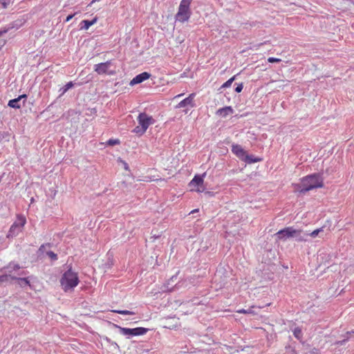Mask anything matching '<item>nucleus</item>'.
Returning <instances> with one entry per match:
<instances>
[{
	"label": "nucleus",
	"mask_w": 354,
	"mask_h": 354,
	"mask_svg": "<svg viewBox=\"0 0 354 354\" xmlns=\"http://www.w3.org/2000/svg\"><path fill=\"white\" fill-rule=\"evenodd\" d=\"M75 15V13L73 14V15H68L66 19V21L68 22Z\"/></svg>",
	"instance_id": "33"
},
{
	"label": "nucleus",
	"mask_w": 354,
	"mask_h": 354,
	"mask_svg": "<svg viewBox=\"0 0 354 354\" xmlns=\"http://www.w3.org/2000/svg\"><path fill=\"white\" fill-rule=\"evenodd\" d=\"M44 247V245H41V247H40L39 250H41Z\"/></svg>",
	"instance_id": "39"
},
{
	"label": "nucleus",
	"mask_w": 354,
	"mask_h": 354,
	"mask_svg": "<svg viewBox=\"0 0 354 354\" xmlns=\"http://www.w3.org/2000/svg\"><path fill=\"white\" fill-rule=\"evenodd\" d=\"M7 268L8 269H10V270H9V272H11L12 270H17L20 268L18 264H15V263H10Z\"/></svg>",
	"instance_id": "21"
},
{
	"label": "nucleus",
	"mask_w": 354,
	"mask_h": 354,
	"mask_svg": "<svg viewBox=\"0 0 354 354\" xmlns=\"http://www.w3.org/2000/svg\"><path fill=\"white\" fill-rule=\"evenodd\" d=\"M26 95L24 94V95H19L17 98H19V100L22 98H26Z\"/></svg>",
	"instance_id": "35"
},
{
	"label": "nucleus",
	"mask_w": 354,
	"mask_h": 354,
	"mask_svg": "<svg viewBox=\"0 0 354 354\" xmlns=\"http://www.w3.org/2000/svg\"><path fill=\"white\" fill-rule=\"evenodd\" d=\"M195 93H191L187 97L180 101L177 105L176 108H183L186 106H190L191 107H194L195 106L194 100L195 97Z\"/></svg>",
	"instance_id": "10"
},
{
	"label": "nucleus",
	"mask_w": 354,
	"mask_h": 354,
	"mask_svg": "<svg viewBox=\"0 0 354 354\" xmlns=\"http://www.w3.org/2000/svg\"><path fill=\"white\" fill-rule=\"evenodd\" d=\"M78 274L70 268L60 279V284L64 292L73 290L79 283Z\"/></svg>",
	"instance_id": "2"
},
{
	"label": "nucleus",
	"mask_w": 354,
	"mask_h": 354,
	"mask_svg": "<svg viewBox=\"0 0 354 354\" xmlns=\"http://www.w3.org/2000/svg\"><path fill=\"white\" fill-rule=\"evenodd\" d=\"M12 2V0H0L3 8L6 9Z\"/></svg>",
	"instance_id": "20"
},
{
	"label": "nucleus",
	"mask_w": 354,
	"mask_h": 354,
	"mask_svg": "<svg viewBox=\"0 0 354 354\" xmlns=\"http://www.w3.org/2000/svg\"><path fill=\"white\" fill-rule=\"evenodd\" d=\"M113 312L120 314V315H133L135 313L132 311L124 310H113Z\"/></svg>",
	"instance_id": "19"
},
{
	"label": "nucleus",
	"mask_w": 354,
	"mask_h": 354,
	"mask_svg": "<svg viewBox=\"0 0 354 354\" xmlns=\"http://www.w3.org/2000/svg\"><path fill=\"white\" fill-rule=\"evenodd\" d=\"M205 173L202 176L196 175L193 179L189 183V187L190 191L196 192H203L205 190L204 186V176Z\"/></svg>",
	"instance_id": "6"
},
{
	"label": "nucleus",
	"mask_w": 354,
	"mask_h": 354,
	"mask_svg": "<svg viewBox=\"0 0 354 354\" xmlns=\"http://www.w3.org/2000/svg\"><path fill=\"white\" fill-rule=\"evenodd\" d=\"M119 328L120 332L123 335L128 336H140L146 334L149 329L144 327H138L135 328H123L115 325Z\"/></svg>",
	"instance_id": "7"
},
{
	"label": "nucleus",
	"mask_w": 354,
	"mask_h": 354,
	"mask_svg": "<svg viewBox=\"0 0 354 354\" xmlns=\"http://www.w3.org/2000/svg\"><path fill=\"white\" fill-rule=\"evenodd\" d=\"M133 132L140 134V135H142L146 132V131H143V127L140 125V126L136 127L133 129Z\"/></svg>",
	"instance_id": "18"
},
{
	"label": "nucleus",
	"mask_w": 354,
	"mask_h": 354,
	"mask_svg": "<svg viewBox=\"0 0 354 354\" xmlns=\"http://www.w3.org/2000/svg\"><path fill=\"white\" fill-rule=\"evenodd\" d=\"M19 98H15L13 100H10L8 102V106L15 108V109H19L21 107V105L19 104Z\"/></svg>",
	"instance_id": "16"
},
{
	"label": "nucleus",
	"mask_w": 354,
	"mask_h": 354,
	"mask_svg": "<svg viewBox=\"0 0 354 354\" xmlns=\"http://www.w3.org/2000/svg\"><path fill=\"white\" fill-rule=\"evenodd\" d=\"M150 77L151 75L149 73L143 72L133 77L130 82V85L133 86L135 84H140L145 80H148Z\"/></svg>",
	"instance_id": "11"
},
{
	"label": "nucleus",
	"mask_w": 354,
	"mask_h": 354,
	"mask_svg": "<svg viewBox=\"0 0 354 354\" xmlns=\"http://www.w3.org/2000/svg\"><path fill=\"white\" fill-rule=\"evenodd\" d=\"M243 88V83H241V84H238L237 86L235 88V91L236 93H240L242 91Z\"/></svg>",
	"instance_id": "29"
},
{
	"label": "nucleus",
	"mask_w": 354,
	"mask_h": 354,
	"mask_svg": "<svg viewBox=\"0 0 354 354\" xmlns=\"http://www.w3.org/2000/svg\"><path fill=\"white\" fill-rule=\"evenodd\" d=\"M198 211V209H194L191 212V213H194V212H197Z\"/></svg>",
	"instance_id": "38"
},
{
	"label": "nucleus",
	"mask_w": 354,
	"mask_h": 354,
	"mask_svg": "<svg viewBox=\"0 0 354 354\" xmlns=\"http://www.w3.org/2000/svg\"><path fill=\"white\" fill-rule=\"evenodd\" d=\"M73 86V83L72 82H68L64 87L63 88L62 93H65L68 89Z\"/></svg>",
	"instance_id": "26"
},
{
	"label": "nucleus",
	"mask_w": 354,
	"mask_h": 354,
	"mask_svg": "<svg viewBox=\"0 0 354 354\" xmlns=\"http://www.w3.org/2000/svg\"><path fill=\"white\" fill-rule=\"evenodd\" d=\"M232 151L240 160L249 164L260 162L261 160V158H254L252 156L248 155L239 145L233 144L232 145Z\"/></svg>",
	"instance_id": "3"
},
{
	"label": "nucleus",
	"mask_w": 354,
	"mask_h": 354,
	"mask_svg": "<svg viewBox=\"0 0 354 354\" xmlns=\"http://www.w3.org/2000/svg\"><path fill=\"white\" fill-rule=\"evenodd\" d=\"M192 1V0H181L178 12L176 15L177 21L183 23L189 20L191 16L189 6Z\"/></svg>",
	"instance_id": "4"
},
{
	"label": "nucleus",
	"mask_w": 354,
	"mask_h": 354,
	"mask_svg": "<svg viewBox=\"0 0 354 354\" xmlns=\"http://www.w3.org/2000/svg\"><path fill=\"white\" fill-rule=\"evenodd\" d=\"M183 93L178 94V95H176V96H175V98H178V97H181V96H183Z\"/></svg>",
	"instance_id": "36"
},
{
	"label": "nucleus",
	"mask_w": 354,
	"mask_h": 354,
	"mask_svg": "<svg viewBox=\"0 0 354 354\" xmlns=\"http://www.w3.org/2000/svg\"><path fill=\"white\" fill-rule=\"evenodd\" d=\"M293 334L296 338L299 339L301 337V330L299 328H296L293 331Z\"/></svg>",
	"instance_id": "25"
},
{
	"label": "nucleus",
	"mask_w": 354,
	"mask_h": 354,
	"mask_svg": "<svg viewBox=\"0 0 354 354\" xmlns=\"http://www.w3.org/2000/svg\"><path fill=\"white\" fill-rule=\"evenodd\" d=\"M8 32V30L7 29H4L3 30H0V37L4 34V33H6Z\"/></svg>",
	"instance_id": "34"
},
{
	"label": "nucleus",
	"mask_w": 354,
	"mask_h": 354,
	"mask_svg": "<svg viewBox=\"0 0 354 354\" xmlns=\"http://www.w3.org/2000/svg\"><path fill=\"white\" fill-rule=\"evenodd\" d=\"M301 230H295L292 227H288L279 230L276 235L279 240H286V239L294 237L301 234Z\"/></svg>",
	"instance_id": "8"
},
{
	"label": "nucleus",
	"mask_w": 354,
	"mask_h": 354,
	"mask_svg": "<svg viewBox=\"0 0 354 354\" xmlns=\"http://www.w3.org/2000/svg\"><path fill=\"white\" fill-rule=\"evenodd\" d=\"M11 277H12L10 274H3L0 276V283L7 281L9 279H11Z\"/></svg>",
	"instance_id": "24"
},
{
	"label": "nucleus",
	"mask_w": 354,
	"mask_h": 354,
	"mask_svg": "<svg viewBox=\"0 0 354 354\" xmlns=\"http://www.w3.org/2000/svg\"><path fill=\"white\" fill-rule=\"evenodd\" d=\"M237 313L239 314H246V310L245 309H239L236 310Z\"/></svg>",
	"instance_id": "32"
},
{
	"label": "nucleus",
	"mask_w": 354,
	"mask_h": 354,
	"mask_svg": "<svg viewBox=\"0 0 354 354\" xmlns=\"http://www.w3.org/2000/svg\"><path fill=\"white\" fill-rule=\"evenodd\" d=\"M138 121L139 124L143 127V131H147L148 127L155 122V120L153 117L145 113H141L139 114Z\"/></svg>",
	"instance_id": "9"
},
{
	"label": "nucleus",
	"mask_w": 354,
	"mask_h": 354,
	"mask_svg": "<svg viewBox=\"0 0 354 354\" xmlns=\"http://www.w3.org/2000/svg\"><path fill=\"white\" fill-rule=\"evenodd\" d=\"M297 237V240L298 241H305L306 239H304L301 236H300V234H299L297 236H296Z\"/></svg>",
	"instance_id": "31"
},
{
	"label": "nucleus",
	"mask_w": 354,
	"mask_h": 354,
	"mask_svg": "<svg viewBox=\"0 0 354 354\" xmlns=\"http://www.w3.org/2000/svg\"><path fill=\"white\" fill-rule=\"evenodd\" d=\"M323 231V227H320V228H318V229H316L315 230H313L310 234V236L313 238H315L316 237L319 232H322Z\"/></svg>",
	"instance_id": "22"
},
{
	"label": "nucleus",
	"mask_w": 354,
	"mask_h": 354,
	"mask_svg": "<svg viewBox=\"0 0 354 354\" xmlns=\"http://www.w3.org/2000/svg\"><path fill=\"white\" fill-rule=\"evenodd\" d=\"M47 254L50 258H51L53 260H56L57 259V254L52 251L48 252Z\"/></svg>",
	"instance_id": "28"
},
{
	"label": "nucleus",
	"mask_w": 354,
	"mask_h": 354,
	"mask_svg": "<svg viewBox=\"0 0 354 354\" xmlns=\"http://www.w3.org/2000/svg\"><path fill=\"white\" fill-rule=\"evenodd\" d=\"M100 0H92V1L91 2V3L89 4V6H91V4L94 3L96 1H99Z\"/></svg>",
	"instance_id": "37"
},
{
	"label": "nucleus",
	"mask_w": 354,
	"mask_h": 354,
	"mask_svg": "<svg viewBox=\"0 0 354 354\" xmlns=\"http://www.w3.org/2000/svg\"><path fill=\"white\" fill-rule=\"evenodd\" d=\"M97 18L95 17L93 20L88 21V20H83L82 21V24H84V26L81 28L84 30H88L90 26H93L97 22Z\"/></svg>",
	"instance_id": "15"
},
{
	"label": "nucleus",
	"mask_w": 354,
	"mask_h": 354,
	"mask_svg": "<svg viewBox=\"0 0 354 354\" xmlns=\"http://www.w3.org/2000/svg\"><path fill=\"white\" fill-rule=\"evenodd\" d=\"M120 142L118 139H109L107 141V145H109L110 146H113V145H119Z\"/></svg>",
	"instance_id": "23"
},
{
	"label": "nucleus",
	"mask_w": 354,
	"mask_h": 354,
	"mask_svg": "<svg viewBox=\"0 0 354 354\" xmlns=\"http://www.w3.org/2000/svg\"><path fill=\"white\" fill-rule=\"evenodd\" d=\"M234 113V109L232 106H225L223 108H221L216 111V115L221 116L222 118H226L227 115H231Z\"/></svg>",
	"instance_id": "13"
},
{
	"label": "nucleus",
	"mask_w": 354,
	"mask_h": 354,
	"mask_svg": "<svg viewBox=\"0 0 354 354\" xmlns=\"http://www.w3.org/2000/svg\"><path fill=\"white\" fill-rule=\"evenodd\" d=\"M110 64H111L110 62H106L95 64L94 66V70L99 75L106 74V73H107V71H108Z\"/></svg>",
	"instance_id": "12"
},
{
	"label": "nucleus",
	"mask_w": 354,
	"mask_h": 354,
	"mask_svg": "<svg viewBox=\"0 0 354 354\" xmlns=\"http://www.w3.org/2000/svg\"><path fill=\"white\" fill-rule=\"evenodd\" d=\"M26 223V217L21 214L17 215L16 221L11 225L8 231L7 238L13 237L18 235L22 231Z\"/></svg>",
	"instance_id": "5"
},
{
	"label": "nucleus",
	"mask_w": 354,
	"mask_h": 354,
	"mask_svg": "<svg viewBox=\"0 0 354 354\" xmlns=\"http://www.w3.org/2000/svg\"><path fill=\"white\" fill-rule=\"evenodd\" d=\"M254 306H251L249 309L246 310V314H252V315H255L256 313L252 310V308H254Z\"/></svg>",
	"instance_id": "30"
},
{
	"label": "nucleus",
	"mask_w": 354,
	"mask_h": 354,
	"mask_svg": "<svg viewBox=\"0 0 354 354\" xmlns=\"http://www.w3.org/2000/svg\"><path fill=\"white\" fill-rule=\"evenodd\" d=\"M324 186L323 179L318 174L307 176L301 179V184H295V189L300 193H305L315 188Z\"/></svg>",
	"instance_id": "1"
},
{
	"label": "nucleus",
	"mask_w": 354,
	"mask_h": 354,
	"mask_svg": "<svg viewBox=\"0 0 354 354\" xmlns=\"http://www.w3.org/2000/svg\"><path fill=\"white\" fill-rule=\"evenodd\" d=\"M281 60L279 58H275V57H269L268 59V62L270 63H278L280 62Z\"/></svg>",
	"instance_id": "27"
},
{
	"label": "nucleus",
	"mask_w": 354,
	"mask_h": 354,
	"mask_svg": "<svg viewBox=\"0 0 354 354\" xmlns=\"http://www.w3.org/2000/svg\"><path fill=\"white\" fill-rule=\"evenodd\" d=\"M234 80H235V76L232 77L227 81H226L225 83H223L222 84V86H221V88L230 87L232 85V82L234 81Z\"/></svg>",
	"instance_id": "17"
},
{
	"label": "nucleus",
	"mask_w": 354,
	"mask_h": 354,
	"mask_svg": "<svg viewBox=\"0 0 354 354\" xmlns=\"http://www.w3.org/2000/svg\"><path fill=\"white\" fill-rule=\"evenodd\" d=\"M11 279L17 280L18 284L21 287H24L25 286H30V281L28 278H17L15 277H11Z\"/></svg>",
	"instance_id": "14"
}]
</instances>
